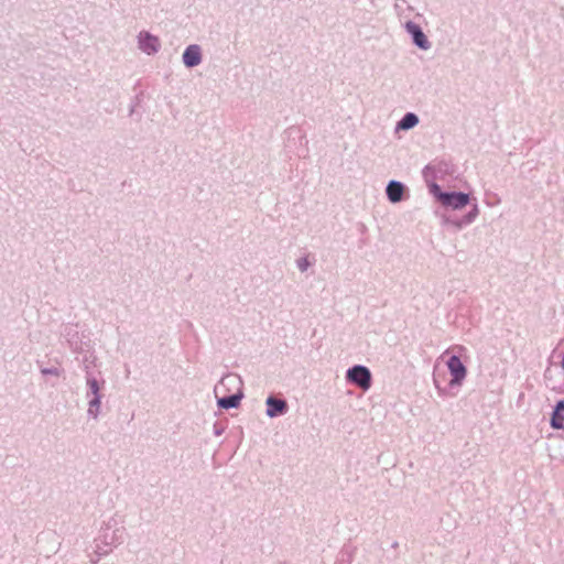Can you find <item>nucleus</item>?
Masks as SVG:
<instances>
[{"mask_svg": "<svg viewBox=\"0 0 564 564\" xmlns=\"http://www.w3.org/2000/svg\"><path fill=\"white\" fill-rule=\"evenodd\" d=\"M347 378L351 382L358 384L364 390H367L370 388L371 375H370V371L366 367L355 366L354 368L348 370Z\"/></svg>", "mask_w": 564, "mask_h": 564, "instance_id": "obj_1", "label": "nucleus"}, {"mask_svg": "<svg viewBox=\"0 0 564 564\" xmlns=\"http://www.w3.org/2000/svg\"><path fill=\"white\" fill-rule=\"evenodd\" d=\"M240 399H241L240 394H232L230 397H224L218 400V405L224 409L236 408V406H238Z\"/></svg>", "mask_w": 564, "mask_h": 564, "instance_id": "obj_9", "label": "nucleus"}, {"mask_svg": "<svg viewBox=\"0 0 564 564\" xmlns=\"http://www.w3.org/2000/svg\"><path fill=\"white\" fill-rule=\"evenodd\" d=\"M564 417L560 415L558 413H554L552 417V426L555 429H562L563 427Z\"/></svg>", "mask_w": 564, "mask_h": 564, "instance_id": "obj_11", "label": "nucleus"}, {"mask_svg": "<svg viewBox=\"0 0 564 564\" xmlns=\"http://www.w3.org/2000/svg\"><path fill=\"white\" fill-rule=\"evenodd\" d=\"M440 199L442 200V203L444 205L451 206L454 209L463 208L469 202L468 195L464 194V193H452V194L442 193L440 195Z\"/></svg>", "mask_w": 564, "mask_h": 564, "instance_id": "obj_3", "label": "nucleus"}, {"mask_svg": "<svg viewBox=\"0 0 564 564\" xmlns=\"http://www.w3.org/2000/svg\"><path fill=\"white\" fill-rule=\"evenodd\" d=\"M406 29L412 34L414 43L421 48H427V40L419 25L414 23H408Z\"/></svg>", "mask_w": 564, "mask_h": 564, "instance_id": "obj_6", "label": "nucleus"}, {"mask_svg": "<svg viewBox=\"0 0 564 564\" xmlns=\"http://www.w3.org/2000/svg\"><path fill=\"white\" fill-rule=\"evenodd\" d=\"M91 387H93V389H97L96 382H93Z\"/></svg>", "mask_w": 564, "mask_h": 564, "instance_id": "obj_15", "label": "nucleus"}, {"mask_svg": "<svg viewBox=\"0 0 564 564\" xmlns=\"http://www.w3.org/2000/svg\"><path fill=\"white\" fill-rule=\"evenodd\" d=\"M417 117L414 113H406L403 119L399 122V128L410 129L417 123Z\"/></svg>", "mask_w": 564, "mask_h": 564, "instance_id": "obj_10", "label": "nucleus"}, {"mask_svg": "<svg viewBox=\"0 0 564 564\" xmlns=\"http://www.w3.org/2000/svg\"><path fill=\"white\" fill-rule=\"evenodd\" d=\"M447 368L452 375L451 386H459L466 377L467 370L457 356H452L447 360Z\"/></svg>", "mask_w": 564, "mask_h": 564, "instance_id": "obj_2", "label": "nucleus"}, {"mask_svg": "<svg viewBox=\"0 0 564 564\" xmlns=\"http://www.w3.org/2000/svg\"><path fill=\"white\" fill-rule=\"evenodd\" d=\"M267 404H268L267 414L270 417H274L278 414H282L286 409L285 401L279 400V399H275L272 397L268 398Z\"/></svg>", "mask_w": 564, "mask_h": 564, "instance_id": "obj_7", "label": "nucleus"}, {"mask_svg": "<svg viewBox=\"0 0 564 564\" xmlns=\"http://www.w3.org/2000/svg\"><path fill=\"white\" fill-rule=\"evenodd\" d=\"M307 265H308V262L306 259H302L299 261V267L302 271L306 270Z\"/></svg>", "mask_w": 564, "mask_h": 564, "instance_id": "obj_13", "label": "nucleus"}, {"mask_svg": "<svg viewBox=\"0 0 564 564\" xmlns=\"http://www.w3.org/2000/svg\"><path fill=\"white\" fill-rule=\"evenodd\" d=\"M563 410H564V402L561 401V402L557 403L556 410H555L554 413H558L560 411H563Z\"/></svg>", "mask_w": 564, "mask_h": 564, "instance_id": "obj_14", "label": "nucleus"}, {"mask_svg": "<svg viewBox=\"0 0 564 564\" xmlns=\"http://www.w3.org/2000/svg\"><path fill=\"white\" fill-rule=\"evenodd\" d=\"M236 378L235 377H226L220 381L219 387H217V391L221 388H225L227 384L235 383Z\"/></svg>", "mask_w": 564, "mask_h": 564, "instance_id": "obj_12", "label": "nucleus"}, {"mask_svg": "<svg viewBox=\"0 0 564 564\" xmlns=\"http://www.w3.org/2000/svg\"><path fill=\"white\" fill-rule=\"evenodd\" d=\"M403 194V186L399 182H390L387 187V195L393 203L401 200Z\"/></svg>", "mask_w": 564, "mask_h": 564, "instance_id": "obj_8", "label": "nucleus"}, {"mask_svg": "<svg viewBox=\"0 0 564 564\" xmlns=\"http://www.w3.org/2000/svg\"><path fill=\"white\" fill-rule=\"evenodd\" d=\"M184 64L188 67L196 66L200 63V51L197 45H189L183 54Z\"/></svg>", "mask_w": 564, "mask_h": 564, "instance_id": "obj_4", "label": "nucleus"}, {"mask_svg": "<svg viewBox=\"0 0 564 564\" xmlns=\"http://www.w3.org/2000/svg\"><path fill=\"white\" fill-rule=\"evenodd\" d=\"M141 48L148 54L155 53L160 46L159 39L149 33L140 34Z\"/></svg>", "mask_w": 564, "mask_h": 564, "instance_id": "obj_5", "label": "nucleus"}]
</instances>
